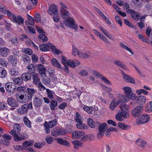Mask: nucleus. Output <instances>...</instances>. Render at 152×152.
I'll return each mask as SVG.
<instances>
[{
  "instance_id": "obj_1",
  "label": "nucleus",
  "mask_w": 152,
  "mask_h": 152,
  "mask_svg": "<svg viewBox=\"0 0 152 152\" xmlns=\"http://www.w3.org/2000/svg\"><path fill=\"white\" fill-rule=\"evenodd\" d=\"M9 133L13 136L14 140L17 142L25 140L28 138V136L26 133H24L20 134V132L17 133L16 131L14 129L11 130Z\"/></svg>"
},
{
  "instance_id": "obj_2",
  "label": "nucleus",
  "mask_w": 152,
  "mask_h": 152,
  "mask_svg": "<svg viewBox=\"0 0 152 152\" xmlns=\"http://www.w3.org/2000/svg\"><path fill=\"white\" fill-rule=\"evenodd\" d=\"M63 23L66 26H68L73 29L77 30L78 29L77 25L75 22L74 18L72 17H70L64 20Z\"/></svg>"
},
{
  "instance_id": "obj_3",
  "label": "nucleus",
  "mask_w": 152,
  "mask_h": 152,
  "mask_svg": "<svg viewBox=\"0 0 152 152\" xmlns=\"http://www.w3.org/2000/svg\"><path fill=\"white\" fill-rule=\"evenodd\" d=\"M32 105L31 102L29 104H26L23 105L21 107L17 110L18 112L21 115H23L26 114L27 111L29 109L31 108Z\"/></svg>"
},
{
  "instance_id": "obj_4",
  "label": "nucleus",
  "mask_w": 152,
  "mask_h": 152,
  "mask_svg": "<svg viewBox=\"0 0 152 152\" xmlns=\"http://www.w3.org/2000/svg\"><path fill=\"white\" fill-rule=\"evenodd\" d=\"M123 89L124 90V94L129 98L133 100L136 99V95L132 92L131 88L129 87H124Z\"/></svg>"
},
{
  "instance_id": "obj_5",
  "label": "nucleus",
  "mask_w": 152,
  "mask_h": 152,
  "mask_svg": "<svg viewBox=\"0 0 152 152\" xmlns=\"http://www.w3.org/2000/svg\"><path fill=\"white\" fill-rule=\"evenodd\" d=\"M42 96L39 95H37L33 98V104L36 107L40 108L42 105Z\"/></svg>"
},
{
  "instance_id": "obj_6",
  "label": "nucleus",
  "mask_w": 152,
  "mask_h": 152,
  "mask_svg": "<svg viewBox=\"0 0 152 152\" xmlns=\"http://www.w3.org/2000/svg\"><path fill=\"white\" fill-rule=\"evenodd\" d=\"M107 126V125L105 123H103L99 125L98 128L99 132L97 135V138L98 139H100L104 135Z\"/></svg>"
},
{
  "instance_id": "obj_7",
  "label": "nucleus",
  "mask_w": 152,
  "mask_h": 152,
  "mask_svg": "<svg viewBox=\"0 0 152 152\" xmlns=\"http://www.w3.org/2000/svg\"><path fill=\"white\" fill-rule=\"evenodd\" d=\"M149 115L146 114H143L141 115L136 121L137 124H140L147 122L149 120Z\"/></svg>"
},
{
  "instance_id": "obj_8",
  "label": "nucleus",
  "mask_w": 152,
  "mask_h": 152,
  "mask_svg": "<svg viewBox=\"0 0 152 152\" xmlns=\"http://www.w3.org/2000/svg\"><path fill=\"white\" fill-rule=\"evenodd\" d=\"M143 110V107L137 106L133 109L131 112L132 115L134 117H137L142 113Z\"/></svg>"
},
{
  "instance_id": "obj_9",
  "label": "nucleus",
  "mask_w": 152,
  "mask_h": 152,
  "mask_svg": "<svg viewBox=\"0 0 152 152\" xmlns=\"http://www.w3.org/2000/svg\"><path fill=\"white\" fill-rule=\"evenodd\" d=\"M6 90L8 92L13 93L15 90L16 86L15 83L13 82L7 83L5 85Z\"/></svg>"
},
{
  "instance_id": "obj_10",
  "label": "nucleus",
  "mask_w": 152,
  "mask_h": 152,
  "mask_svg": "<svg viewBox=\"0 0 152 152\" xmlns=\"http://www.w3.org/2000/svg\"><path fill=\"white\" fill-rule=\"evenodd\" d=\"M51 134L53 136L57 137L59 135H64L65 132L61 129L56 127L51 131Z\"/></svg>"
},
{
  "instance_id": "obj_11",
  "label": "nucleus",
  "mask_w": 152,
  "mask_h": 152,
  "mask_svg": "<svg viewBox=\"0 0 152 152\" xmlns=\"http://www.w3.org/2000/svg\"><path fill=\"white\" fill-rule=\"evenodd\" d=\"M57 10V6L55 4H52L50 6L48 12L50 15L58 14Z\"/></svg>"
},
{
  "instance_id": "obj_12",
  "label": "nucleus",
  "mask_w": 152,
  "mask_h": 152,
  "mask_svg": "<svg viewBox=\"0 0 152 152\" xmlns=\"http://www.w3.org/2000/svg\"><path fill=\"white\" fill-rule=\"evenodd\" d=\"M85 133L82 131H76L72 133V136L74 139H80L84 136Z\"/></svg>"
},
{
  "instance_id": "obj_13",
  "label": "nucleus",
  "mask_w": 152,
  "mask_h": 152,
  "mask_svg": "<svg viewBox=\"0 0 152 152\" xmlns=\"http://www.w3.org/2000/svg\"><path fill=\"white\" fill-rule=\"evenodd\" d=\"M93 73L94 75L100 77L102 80L104 81L105 83L108 85H111V84L109 80L105 77L103 76L99 72L96 71L94 70L93 71Z\"/></svg>"
},
{
  "instance_id": "obj_14",
  "label": "nucleus",
  "mask_w": 152,
  "mask_h": 152,
  "mask_svg": "<svg viewBox=\"0 0 152 152\" xmlns=\"http://www.w3.org/2000/svg\"><path fill=\"white\" fill-rule=\"evenodd\" d=\"M129 13L130 14L132 18L134 20H137L139 19L140 15L139 13L133 10L130 9Z\"/></svg>"
},
{
  "instance_id": "obj_15",
  "label": "nucleus",
  "mask_w": 152,
  "mask_h": 152,
  "mask_svg": "<svg viewBox=\"0 0 152 152\" xmlns=\"http://www.w3.org/2000/svg\"><path fill=\"white\" fill-rule=\"evenodd\" d=\"M122 74L125 81L127 83H130L132 84L135 83V80L133 77L126 74L123 71H122Z\"/></svg>"
},
{
  "instance_id": "obj_16",
  "label": "nucleus",
  "mask_w": 152,
  "mask_h": 152,
  "mask_svg": "<svg viewBox=\"0 0 152 152\" xmlns=\"http://www.w3.org/2000/svg\"><path fill=\"white\" fill-rule=\"evenodd\" d=\"M7 59L9 62L11 63L12 66H16L17 64V56L15 55H11L9 56Z\"/></svg>"
},
{
  "instance_id": "obj_17",
  "label": "nucleus",
  "mask_w": 152,
  "mask_h": 152,
  "mask_svg": "<svg viewBox=\"0 0 152 152\" xmlns=\"http://www.w3.org/2000/svg\"><path fill=\"white\" fill-rule=\"evenodd\" d=\"M61 58H62L61 62L65 66V68H64V70L66 73H68L69 72V69H68L69 60H67L66 57L63 56H62Z\"/></svg>"
},
{
  "instance_id": "obj_18",
  "label": "nucleus",
  "mask_w": 152,
  "mask_h": 152,
  "mask_svg": "<svg viewBox=\"0 0 152 152\" xmlns=\"http://www.w3.org/2000/svg\"><path fill=\"white\" fill-rule=\"evenodd\" d=\"M27 90L28 94V96H29L30 100H31V98L33 96L34 97L39 95L37 91L33 88H27Z\"/></svg>"
},
{
  "instance_id": "obj_19",
  "label": "nucleus",
  "mask_w": 152,
  "mask_h": 152,
  "mask_svg": "<svg viewBox=\"0 0 152 152\" xmlns=\"http://www.w3.org/2000/svg\"><path fill=\"white\" fill-rule=\"evenodd\" d=\"M10 52V50L6 47H0V55L3 57H7Z\"/></svg>"
},
{
  "instance_id": "obj_20",
  "label": "nucleus",
  "mask_w": 152,
  "mask_h": 152,
  "mask_svg": "<svg viewBox=\"0 0 152 152\" xmlns=\"http://www.w3.org/2000/svg\"><path fill=\"white\" fill-rule=\"evenodd\" d=\"M80 64V62L75 59L73 60H69L68 64V69H69V66L72 68H74L76 66L79 65Z\"/></svg>"
},
{
  "instance_id": "obj_21",
  "label": "nucleus",
  "mask_w": 152,
  "mask_h": 152,
  "mask_svg": "<svg viewBox=\"0 0 152 152\" xmlns=\"http://www.w3.org/2000/svg\"><path fill=\"white\" fill-rule=\"evenodd\" d=\"M7 102L10 106L12 107H16L18 105L17 101L12 97L8 99Z\"/></svg>"
},
{
  "instance_id": "obj_22",
  "label": "nucleus",
  "mask_w": 152,
  "mask_h": 152,
  "mask_svg": "<svg viewBox=\"0 0 152 152\" xmlns=\"http://www.w3.org/2000/svg\"><path fill=\"white\" fill-rule=\"evenodd\" d=\"M60 13L61 17L63 19L66 20L70 17V13L67 10L60 11Z\"/></svg>"
},
{
  "instance_id": "obj_23",
  "label": "nucleus",
  "mask_w": 152,
  "mask_h": 152,
  "mask_svg": "<svg viewBox=\"0 0 152 152\" xmlns=\"http://www.w3.org/2000/svg\"><path fill=\"white\" fill-rule=\"evenodd\" d=\"M13 21L16 23L18 25H22L24 23L23 19L21 16L18 15L16 16Z\"/></svg>"
},
{
  "instance_id": "obj_24",
  "label": "nucleus",
  "mask_w": 152,
  "mask_h": 152,
  "mask_svg": "<svg viewBox=\"0 0 152 152\" xmlns=\"http://www.w3.org/2000/svg\"><path fill=\"white\" fill-rule=\"evenodd\" d=\"M49 43L48 42L47 44H44L39 45V49L40 50L43 52H46L50 50Z\"/></svg>"
},
{
  "instance_id": "obj_25",
  "label": "nucleus",
  "mask_w": 152,
  "mask_h": 152,
  "mask_svg": "<svg viewBox=\"0 0 152 152\" xmlns=\"http://www.w3.org/2000/svg\"><path fill=\"white\" fill-rule=\"evenodd\" d=\"M49 44L50 48L54 53L57 55L59 53H61V51L56 48V46L53 45L52 43H50Z\"/></svg>"
},
{
  "instance_id": "obj_26",
  "label": "nucleus",
  "mask_w": 152,
  "mask_h": 152,
  "mask_svg": "<svg viewBox=\"0 0 152 152\" xmlns=\"http://www.w3.org/2000/svg\"><path fill=\"white\" fill-rule=\"evenodd\" d=\"M51 62L52 64L55 67L59 69L64 70V68L61 67V65L59 63L57 60L55 58H53L51 59Z\"/></svg>"
},
{
  "instance_id": "obj_27",
  "label": "nucleus",
  "mask_w": 152,
  "mask_h": 152,
  "mask_svg": "<svg viewBox=\"0 0 152 152\" xmlns=\"http://www.w3.org/2000/svg\"><path fill=\"white\" fill-rule=\"evenodd\" d=\"M114 64L119 67L125 70H127L128 69V68L126 65L122 61L119 60H117L114 61Z\"/></svg>"
},
{
  "instance_id": "obj_28",
  "label": "nucleus",
  "mask_w": 152,
  "mask_h": 152,
  "mask_svg": "<svg viewBox=\"0 0 152 152\" xmlns=\"http://www.w3.org/2000/svg\"><path fill=\"white\" fill-rule=\"evenodd\" d=\"M136 99L137 103L141 105L144 104L146 101L145 97L143 96H138Z\"/></svg>"
},
{
  "instance_id": "obj_29",
  "label": "nucleus",
  "mask_w": 152,
  "mask_h": 152,
  "mask_svg": "<svg viewBox=\"0 0 152 152\" xmlns=\"http://www.w3.org/2000/svg\"><path fill=\"white\" fill-rule=\"evenodd\" d=\"M10 73L13 77L17 76L19 75V71L17 68H12L11 69Z\"/></svg>"
},
{
  "instance_id": "obj_30",
  "label": "nucleus",
  "mask_w": 152,
  "mask_h": 152,
  "mask_svg": "<svg viewBox=\"0 0 152 152\" xmlns=\"http://www.w3.org/2000/svg\"><path fill=\"white\" fill-rule=\"evenodd\" d=\"M29 100H30L29 96L24 94H23L18 101L20 103H24L27 102Z\"/></svg>"
},
{
  "instance_id": "obj_31",
  "label": "nucleus",
  "mask_w": 152,
  "mask_h": 152,
  "mask_svg": "<svg viewBox=\"0 0 152 152\" xmlns=\"http://www.w3.org/2000/svg\"><path fill=\"white\" fill-rule=\"evenodd\" d=\"M21 77L24 81H27L31 79V74L28 72H25L22 74Z\"/></svg>"
},
{
  "instance_id": "obj_32",
  "label": "nucleus",
  "mask_w": 152,
  "mask_h": 152,
  "mask_svg": "<svg viewBox=\"0 0 152 152\" xmlns=\"http://www.w3.org/2000/svg\"><path fill=\"white\" fill-rule=\"evenodd\" d=\"M37 68L39 73L40 75L45 74L46 69L44 67L43 65L41 64L38 65Z\"/></svg>"
},
{
  "instance_id": "obj_33",
  "label": "nucleus",
  "mask_w": 152,
  "mask_h": 152,
  "mask_svg": "<svg viewBox=\"0 0 152 152\" xmlns=\"http://www.w3.org/2000/svg\"><path fill=\"white\" fill-rule=\"evenodd\" d=\"M38 76V74L37 73H34L32 75L33 83L35 85L38 84L40 82V80Z\"/></svg>"
},
{
  "instance_id": "obj_34",
  "label": "nucleus",
  "mask_w": 152,
  "mask_h": 152,
  "mask_svg": "<svg viewBox=\"0 0 152 152\" xmlns=\"http://www.w3.org/2000/svg\"><path fill=\"white\" fill-rule=\"evenodd\" d=\"M34 142V141L32 140H26L22 143V145L23 147L26 148L28 146H32L33 145Z\"/></svg>"
},
{
  "instance_id": "obj_35",
  "label": "nucleus",
  "mask_w": 152,
  "mask_h": 152,
  "mask_svg": "<svg viewBox=\"0 0 152 152\" xmlns=\"http://www.w3.org/2000/svg\"><path fill=\"white\" fill-rule=\"evenodd\" d=\"M35 66L32 64H29L27 66V69L29 73L31 74H34L35 70Z\"/></svg>"
},
{
  "instance_id": "obj_36",
  "label": "nucleus",
  "mask_w": 152,
  "mask_h": 152,
  "mask_svg": "<svg viewBox=\"0 0 152 152\" xmlns=\"http://www.w3.org/2000/svg\"><path fill=\"white\" fill-rule=\"evenodd\" d=\"M23 121L25 124L28 128H31V122L26 116L24 117L23 119Z\"/></svg>"
},
{
  "instance_id": "obj_37",
  "label": "nucleus",
  "mask_w": 152,
  "mask_h": 152,
  "mask_svg": "<svg viewBox=\"0 0 152 152\" xmlns=\"http://www.w3.org/2000/svg\"><path fill=\"white\" fill-rule=\"evenodd\" d=\"M119 127L121 129L124 130H127L130 128V126L129 125H126L124 123L119 122L118 124Z\"/></svg>"
},
{
  "instance_id": "obj_38",
  "label": "nucleus",
  "mask_w": 152,
  "mask_h": 152,
  "mask_svg": "<svg viewBox=\"0 0 152 152\" xmlns=\"http://www.w3.org/2000/svg\"><path fill=\"white\" fill-rule=\"evenodd\" d=\"M136 143L142 148L145 147L147 144L146 141L141 139H139L137 140Z\"/></svg>"
},
{
  "instance_id": "obj_39",
  "label": "nucleus",
  "mask_w": 152,
  "mask_h": 152,
  "mask_svg": "<svg viewBox=\"0 0 152 152\" xmlns=\"http://www.w3.org/2000/svg\"><path fill=\"white\" fill-rule=\"evenodd\" d=\"M90 53L89 52L87 53H84L80 52L78 55V56L80 58H87L89 57Z\"/></svg>"
},
{
  "instance_id": "obj_40",
  "label": "nucleus",
  "mask_w": 152,
  "mask_h": 152,
  "mask_svg": "<svg viewBox=\"0 0 152 152\" xmlns=\"http://www.w3.org/2000/svg\"><path fill=\"white\" fill-rule=\"evenodd\" d=\"M46 91L48 97L50 99H53V95L54 94V92L48 88L46 89Z\"/></svg>"
},
{
  "instance_id": "obj_41",
  "label": "nucleus",
  "mask_w": 152,
  "mask_h": 152,
  "mask_svg": "<svg viewBox=\"0 0 152 152\" xmlns=\"http://www.w3.org/2000/svg\"><path fill=\"white\" fill-rule=\"evenodd\" d=\"M58 123L57 119H55L53 120L47 122L50 128H52L56 126Z\"/></svg>"
},
{
  "instance_id": "obj_42",
  "label": "nucleus",
  "mask_w": 152,
  "mask_h": 152,
  "mask_svg": "<svg viewBox=\"0 0 152 152\" xmlns=\"http://www.w3.org/2000/svg\"><path fill=\"white\" fill-rule=\"evenodd\" d=\"M7 72L4 68L0 67V78H3L6 77Z\"/></svg>"
},
{
  "instance_id": "obj_43",
  "label": "nucleus",
  "mask_w": 152,
  "mask_h": 152,
  "mask_svg": "<svg viewBox=\"0 0 152 152\" xmlns=\"http://www.w3.org/2000/svg\"><path fill=\"white\" fill-rule=\"evenodd\" d=\"M83 110L89 114H91L93 111V108L91 107H89L84 105L83 107Z\"/></svg>"
},
{
  "instance_id": "obj_44",
  "label": "nucleus",
  "mask_w": 152,
  "mask_h": 152,
  "mask_svg": "<svg viewBox=\"0 0 152 152\" xmlns=\"http://www.w3.org/2000/svg\"><path fill=\"white\" fill-rule=\"evenodd\" d=\"M58 103L57 101L55 100H52L50 102V107L51 110H53L55 109V107L57 106Z\"/></svg>"
},
{
  "instance_id": "obj_45",
  "label": "nucleus",
  "mask_w": 152,
  "mask_h": 152,
  "mask_svg": "<svg viewBox=\"0 0 152 152\" xmlns=\"http://www.w3.org/2000/svg\"><path fill=\"white\" fill-rule=\"evenodd\" d=\"M74 119L77 123L81 122V121H82V118L80 115L77 112L76 113L74 116Z\"/></svg>"
},
{
  "instance_id": "obj_46",
  "label": "nucleus",
  "mask_w": 152,
  "mask_h": 152,
  "mask_svg": "<svg viewBox=\"0 0 152 152\" xmlns=\"http://www.w3.org/2000/svg\"><path fill=\"white\" fill-rule=\"evenodd\" d=\"M5 14L7 15L9 18L13 21L16 17V16L14 14L11 12V11L8 10Z\"/></svg>"
},
{
  "instance_id": "obj_47",
  "label": "nucleus",
  "mask_w": 152,
  "mask_h": 152,
  "mask_svg": "<svg viewBox=\"0 0 152 152\" xmlns=\"http://www.w3.org/2000/svg\"><path fill=\"white\" fill-rule=\"evenodd\" d=\"M119 111L120 113H121V114L122 117L124 118H127L129 117V115L128 112H127L128 111H121L120 110Z\"/></svg>"
},
{
  "instance_id": "obj_48",
  "label": "nucleus",
  "mask_w": 152,
  "mask_h": 152,
  "mask_svg": "<svg viewBox=\"0 0 152 152\" xmlns=\"http://www.w3.org/2000/svg\"><path fill=\"white\" fill-rule=\"evenodd\" d=\"M78 123L76 124L77 127L80 129H82L87 128V125L83 124L82 121L81 122H77Z\"/></svg>"
},
{
  "instance_id": "obj_49",
  "label": "nucleus",
  "mask_w": 152,
  "mask_h": 152,
  "mask_svg": "<svg viewBox=\"0 0 152 152\" xmlns=\"http://www.w3.org/2000/svg\"><path fill=\"white\" fill-rule=\"evenodd\" d=\"M120 46L124 49L126 50L129 51L132 55L134 54V53L132 52L131 49L128 48L124 44L122 43H121L120 44Z\"/></svg>"
},
{
  "instance_id": "obj_50",
  "label": "nucleus",
  "mask_w": 152,
  "mask_h": 152,
  "mask_svg": "<svg viewBox=\"0 0 152 152\" xmlns=\"http://www.w3.org/2000/svg\"><path fill=\"white\" fill-rule=\"evenodd\" d=\"M8 11L6 6L2 4H0V11L1 12L5 14Z\"/></svg>"
},
{
  "instance_id": "obj_51",
  "label": "nucleus",
  "mask_w": 152,
  "mask_h": 152,
  "mask_svg": "<svg viewBox=\"0 0 152 152\" xmlns=\"http://www.w3.org/2000/svg\"><path fill=\"white\" fill-rule=\"evenodd\" d=\"M88 124L90 127L92 128H94L95 126V124L94 121L90 118L88 120Z\"/></svg>"
},
{
  "instance_id": "obj_52",
  "label": "nucleus",
  "mask_w": 152,
  "mask_h": 152,
  "mask_svg": "<svg viewBox=\"0 0 152 152\" xmlns=\"http://www.w3.org/2000/svg\"><path fill=\"white\" fill-rule=\"evenodd\" d=\"M72 54L73 56H76L77 55H78L80 51L78 50V49L75 47V46L73 45H72Z\"/></svg>"
},
{
  "instance_id": "obj_53",
  "label": "nucleus",
  "mask_w": 152,
  "mask_h": 152,
  "mask_svg": "<svg viewBox=\"0 0 152 152\" xmlns=\"http://www.w3.org/2000/svg\"><path fill=\"white\" fill-rule=\"evenodd\" d=\"M22 60L25 64L28 63L30 61V59L28 56L24 55L22 57Z\"/></svg>"
},
{
  "instance_id": "obj_54",
  "label": "nucleus",
  "mask_w": 152,
  "mask_h": 152,
  "mask_svg": "<svg viewBox=\"0 0 152 152\" xmlns=\"http://www.w3.org/2000/svg\"><path fill=\"white\" fill-rule=\"evenodd\" d=\"M39 38L41 39L43 42H45L48 40L47 37L43 34H40L38 36Z\"/></svg>"
},
{
  "instance_id": "obj_55",
  "label": "nucleus",
  "mask_w": 152,
  "mask_h": 152,
  "mask_svg": "<svg viewBox=\"0 0 152 152\" xmlns=\"http://www.w3.org/2000/svg\"><path fill=\"white\" fill-rule=\"evenodd\" d=\"M120 108L121 111H128L129 106L125 104H120Z\"/></svg>"
},
{
  "instance_id": "obj_56",
  "label": "nucleus",
  "mask_w": 152,
  "mask_h": 152,
  "mask_svg": "<svg viewBox=\"0 0 152 152\" xmlns=\"http://www.w3.org/2000/svg\"><path fill=\"white\" fill-rule=\"evenodd\" d=\"M23 80L22 78H21L20 77H17L13 80V81L15 82L14 83L18 85H20L22 84L23 82Z\"/></svg>"
},
{
  "instance_id": "obj_57",
  "label": "nucleus",
  "mask_w": 152,
  "mask_h": 152,
  "mask_svg": "<svg viewBox=\"0 0 152 152\" xmlns=\"http://www.w3.org/2000/svg\"><path fill=\"white\" fill-rule=\"evenodd\" d=\"M146 108V111L148 113L152 112V101L149 102Z\"/></svg>"
},
{
  "instance_id": "obj_58",
  "label": "nucleus",
  "mask_w": 152,
  "mask_h": 152,
  "mask_svg": "<svg viewBox=\"0 0 152 152\" xmlns=\"http://www.w3.org/2000/svg\"><path fill=\"white\" fill-rule=\"evenodd\" d=\"M45 130V133L47 134H48L50 132V127L47 124V122L45 121L44 124Z\"/></svg>"
},
{
  "instance_id": "obj_59",
  "label": "nucleus",
  "mask_w": 152,
  "mask_h": 152,
  "mask_svg": "<svg viewBox=\"0 0 152 152\" xmlns=\"http://www.w3.org/2000/svg\"><path fill=\"white\" fill-rule=\"evenodd\" d=\"M133 3L137 7H140L142 6V3L139 0H132Z\"/></svg>"
},
{
  "instance_id": "obj_60",
  "label": "nucleus",
  "mask_w": 152,
  "mask_h": 152,
  "mask_svg": "<svg viewBox=\"0 0 152 152\" xmlns=\"http://www.w3.org/2000/svg\"><path fill=\"white\" fill-rule=\"evenodd\" d=\"M48 72L49 73V75L51 77H53V79H55V76L54 74L55 73V71L53 69H49L48 70Z\"/></svg>"
},
{
  "instance_id": "obj_61",
  "label": "nucleus",
  "mask_w": 152,
  "mask_h": 152,
  "mask_svg": "<svg viewBox=\"0 0 152 152\" xmlns=\"http://www.w3.org/2000/svg\"><path fill=\"white\" fill-rule=\"evenodd\" d=\"M119 111L118 113L115 115L116 120L119 121H121L123 120V117Z\"/></svg>"
},
{
  "instance_id": "obj_62",
  "label": "nucleus",
  "mask_w": 152,
  "mask_h": 152,
  "mask_svg": "<svg viewBox=\"0 0 152 152\" xmlns=\"http://www.w3.org/2000/svg\"><path fill=\"white\" fill-rule=\"evenodd\" d=\"M60 4L61 6V7L60 8V11L66 10V9H69L68 7L66 6V5L63 2H60Z\"/></svg>"
},
{
  "instance_id": "obj_63",
  "label": "nucleus",
  "mask_w": 152,
  "mask_h": 152,
  "mask_svg": "<svg viewBox=\"0 0 152 152\" xmlns=\"http://www.w3.org/2000/svg\"><path fill=\"white\" fill-rule=\"evenodd\" d=\"M45 140L46 142L48 144H51L53 141V138L50 136H47L46 137Z\"/></svg>"
},
{
  "instance_id": "obj_64",
  "label": "nucleus",
  "mask_w": 152,
  "mask_h": 152,
  "mask_svg": "<svg viewBox=\"0 0 152 152\" xmlns=\"http://www.w3.org/2000/svg\"><path fill=\"white\" fill-rule=\"evenodd\" d=\"M23 51L24 53L28 54L29 55H31L33 53L32 50L29 48H24L23 49Z\"/></svg>"
}]
</instances>
